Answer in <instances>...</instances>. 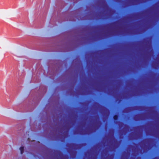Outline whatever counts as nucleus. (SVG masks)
Masks as SVG:
<instances>
[{
	"mask_svg": "<svg viewBox=\"0 0 159 159\" xmlns=\"http://www.w3.org/2000/svg\"><path fill=\"white\" fill-rule=\"evenodd\" d=\"M19 150L20 151V153L22 154L24 151V148L23 147H21L20 148Z\"/></svg>",
	"mask_w": 159,
	"mask_h": 159,
	"instance_id": "nucleus-1",
	"label": "nucleus"
},
{
	"mask_svg": "<svg viewBox=\"0 0 159 159\" xmlns=\"http://www.w3.org/2000/svg\"><path fill=\"white\" fill-rule=\"evenodd\" d=\"M117 116H114V119L116 120V119H117Z\"/></svg>",
	"mask_w": 159,
	"mask_h": 159,
	"instance_id": "nucleus-2",
	"label": "nucleus"
}]
</instances>
